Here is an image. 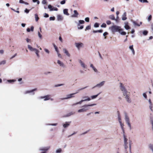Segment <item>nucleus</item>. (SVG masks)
<instances>
[{
	"label": "nucleus",
	"instance_id": "nucleus-1",
	"mask_svg": "<svg viewBox=\"0 0 153 153\" xmlns=\"http://www.w3.org/2000/svg\"><path fill=\"white\" fill-rule=\"evenodd\" d=\"M120 89L122 91L123 97L125 98L126 101L129 103L131 102V100L130 98V93L126 89L123 85L120 83Z\"/></svg>",
	"mask_w": 153,
	"mask_h": 153
},
{
	"label": "nucleus",
	"instance_id": "nucleus-2",
	"mask_svg": "<svg viewBox=\"0 0 153 153\" xmlns=\"http://www.w3.org/2000/svg\"><path fill=\"white\" fill-rule=\"evenodd\" d=\"M109 29L111 30L113 33L119 32L120 34L122 35H125L126 34V33L123 31V30L121 28V27L118 25H113L110 27Z\"/></svg>",
	"mask_w": 153,
	"mask_h": 153
},
{
	"label": "nucleus",
	"instance_id": "nucleus-3",
	"mask_svg": "<svg viewBox=\"0 0 153 153\" xmlns=\"http://www.w3.org/2000/svg\"><path fill=\"white\" fill-rule=\"evenodd\" d=\"M96 104H93L90 105L85 104L82 106V108L79 109L78 111V113H82L86 112L88 110L90 109L89 107L95 105Z\"/></svg>",
	"mask_w": 153,
	"mask_h": 153
},
{
	"label": "nucleus",
	"instance_id": "nucleus-4",
	"mask_svg": "<svg viewBox=\"0 0 153 153\" xmlns=\"http://www.w3.org/2000/svg\"><path fill=\"white\" fill-rule=\"evenodd\" d=\"M28 48L30 51L35 52L37 56L38 57H39V51L37 49L33 48L29 45H28Z\"/></svg>",
	"mask_w": 153,
	"mask_h": 153
},
{
	"label": "nucleus",
	"instance_id": "nucleus-5",
	"mask_svg": "<svg viewBox=\"0 0 153 153\" xmlns=\"http://www.w3.org/2000/svg\"><path fill=\"white\" fill-rule=\"evenodd\" d=\"M75 45L78 50H79L81 48H83L84 47V44L80 42L75 43Z\"/></svg>",
	"mask_w": 153,
	"mask_h": 153
},
{
	"label": "nucleus",
	"instance_id": "nucleus-6",
	"mask_svg": "<svg viewBox=\"0 0 153 153\" xmlns=\"http://www.w3.org/2000/svg\"><path fill=\"white\" fill-rule=\"evenodd\" d=\"M50 96L51 95H47L44 96L39 97L38 98L39 100L44 99V101H46L50 100Z\"/></svg>",
	"mask_w": 153,
	"mask_h": 153
},
{
	"label": "nucleus",
	"instance_id": "nucleus-7",
	"mask_svg": "<svg viewBox=\"0 0 153 153\" xmlns=\"http://www.w3.org/2000/svg\"><path fill=\"white\" fill-rule=\"evenodd\" d=\"M77 93L78 92H76V93H72V94H68L66 96H67L66 97H65V98H62L61 99V100H67L68 99H70V98H71L72 97H74V95Z\"/></svg>",
	"mask_w": 153,
	"mask_h": 153
},
{
	"label": "nucleus",
	"instance_id": "nucleus-8",
	"mask_svg": "<svg viewBox=\"0 0 153 153\" xmlns=\"http://www.w3.org/2000/svg\"><path fill=\"white\" fill-rule=\"evenodd\" d=\"M105 81H102L100 83L97 84L96 85L93 87L92 88H94L95 87H97L98 88H100L102 87L105 83Z\"/></svg>",
	"mask_w": 153,
	"mask_h": 153
},
{
	"label": "nucleus",
	"instance_id": "nucleus-9",
	"mask_svg": "<svg viewBox=\"0 0 153 153\" xmlns=\"http://www.w3.org/2000/svg\"><path fill=\"white\" fill-rule=\"evenodd\" d=\"M37 90V88H34V89H33L32 90H30V91L27 90V91H25L24 92V94H27L30 93H32V95H34L35 94V93L34 92H33L34 91H36Z\"/></svg>",
	"mask_w": 153,
	"mask_h": 153
},
{
	"label": "nucleus",
	"instance_id": "nucleus-10",
	"mask_svg": "<svg viewBox=\"0 0 153 153\" xmlns=\"http://www.w3.org/2000/svg\"><path fill=\"white\" fill-rule=\"evenodd\" d=\"M129 149L125 151V153H132L131 152V141L129 140Z\"/></svg>",
	"mask_w": 153,
	"mask_h": 153
},
{
	"label": "nucleus",
	"instance_id": "nucleus-11",
	"mask_svg": "<svg viewBox=\"0 0 153 153\" xmlns=\"http://www.w3.org/2000/svg\"><path fill=\"white\" fill-rule=\"evenodd\" d=\"M71 122L68 121L64 123H62V126L64 128H66L68 127L70 125Z\"/></svg>",
	"mask_w": 153,
	"mask_h": 153
},
{
	"label": "nucleus",
	"instance_id": "nucleus-12",
	"mask_svg": "<svg viewBox=\"0 0 153 153\" xmlns=\"http://www.w3.org/2000/svg\"><path fill=\"white\" fill-rule=\"evenodd\" d=\"M50 148V146L45 147H42L39 148V150L41 151H48Z\"/></svg>",
	"mask_w": 153,
	"mask_h": 153
},
{
	"label": "nucleus",
	"instance_id": "nucleus-13",
	"mask_svg": "<svg viewBox=\"0 0 153 153\" xmlns=\"http://www.w3.org/2000/svg\"><path fill=\"white\" fill-rule=\"evenodd\" d=\"M149 107L150 110L153 112V104L150 99L148 100Z\"/></svg>",
	"mask_w": 153,
	"mask_h": 153
},
{
	"label": "nucleus",
	"instance_id": "nucleus-14",
	"mask_svg": "<svg viewBox=\"0 0 153 153\" xmlns=\"http://www.w3.org/2000/svg\"><path fill=\"white\" fill-rule=\"evenodd\" d=\"M82 98L83 99H84V100H81L82 101V102L86 101H90L91 100V98L87 96H83Z\"/></svg>",
	"mask_w": 153,
	"mask_h": 153
},
{
	"label": "nucleus",
	"instance_id": "nucleus-15",
	"mask_svg": "<svg viewBox=\"0 0 153 153\" xmlns=\"http://www.w3.org/2000/svg\"><path fill=\"white\" fill-rule=\"evenodd\" d=\"M79 64L82 68H84L86 69L87 68V65L85 64L83 62L80 60H79Z\"/></svg>",
	"mask_w": 153,
	"mask_h": 153
},
{
	"label": "nucleus",
	"instance_id": "nucleus-16",
	"mask_svg": "<svg viewBox=\"0 0 153 153\" xmlns=\"http://www.w3.org/2000/svg\"><path fill=\"white\" fill-rule=\"evenodd\" d=\"M63 19L64 18L62 15L59 14L57 16V19L58 21H62Z\"/></svg>",
	"mask_w": 153,
	"mask_h": 153
},
{
	"label": "nucleus",
	"instance_id": "nucleus-17",
	"mask_svg": "<svg viewBox=\"0 0 153 153\" xmlns=\"http://www.w3.org/2000/svg\"><path fill=\"white\" fill-rule=\"evenodd\" d=\"M123 140H124V145L128 144V139L126 138V136L124 134H123Z\"/></svg>",
	"mask_w": 153,
	"mask_h": 153
},
{
	"label": "nucleus",
	"instance_id": "nucleus-18",
	"mask_svg": "<svg viewBox=\"0 0 153 153\" xmlns=\"http://www.w3.org/2000/svg\"><path fill=\"white\" fill-rule=\"evenodd\" d=\"M125 119L126 123L130 122L129 117L126 113H125Z\"/></svg>",
	"mask_w": 153,
	"mask_h": 153
},
{
	"label": "nucleus",
	"instance_id": "nucleus-19",
	"mask_svg": "<svg viewBox=\"0 0 153 153\" xmlns=\"http://www.w3.org/2000/svg\"><path fill=\"white\" fill-rule=\"evenodd\" d=\"M90 67L92 68V70H94V72L97 73L98 72L97 70L94 67L92 64H90Z\"/></svg>",
	"mask_w": 153,
	"mask_h": 153
},
{
	"label": "nucleus",
	"instance_id": "nucleus-20",
	"mask_svg": "<svg viewBox=\"0 0 153 153\" xmlns=\"http://www.w3.org/2000/svg\"><path fill=\"white\" fill-rule=\"evenodd\" d=\"M63 51L64 53L66 54V55L68 57H70L71 56L70 54L69 53L68 51L65 48H63Z\"/></svg>",
	"mask_w": 153,
	"mask_h": 153
},
{
	"label": "nucleus",
	"instance_id": "nucleus-21",
	"mask_svg": "<svg viewBox=\"0 0 153 153\" xmlns=\"http://www.w3.org/2000/svg\"><path fill=\"white\" fill-rule=\"evenodd\" d=\"M74 14L71 16L72 17H77L79 15L77 11L76 10H74Z\"/></svg>",
	"mask_w": 153,
	"mask_h": 153
},
{
	"label": "nucleus",
	"instance_id": "nucleus-22",
	"mask_svg": "<svg viewBox=\"0 0 153 153\" xmlns=\"http://www.w3.org/2000/svg\"><path fill=\"white\" fill-rule=\"evenodd\" d=\"M75 22L77 24V28L78 29H82L83 28V25L80 26V24L78 23L77 22L75 21Z\"/></svg>",
	"mask_w": 153,
	"mask_h": 153
},
{
	"label": "nucleus",
	"instance_id": "nucleus-23",
	"mask_svg": "<svg viewBox=\"0 0 153 153\" xmlns=\"http://www.w3.org/2000/svg\"><path fill=\"white\" fill-rule=\"evenodd\" d=\"M57 63L60 66H61L62 67H65V65H64V63L60 61L59 60H58Z\"/></svg>",
	"mask_w": 153,
	"mask_h": 153
},
{
	"label": "nucleus",
	"instance_id": "nucleus-24",
	"mask_svg": "<svg viewBox=\"0 0 153 153\" xmlns=\"http://www.w3.org/2000/svg\"><path fill=\"white\" fill-rule=\"evenodd\" d=\"M126 13V12H124L122 16V20H125L127 19Z\"/></svg>",
	"mask_w": 153,
	"mask_h": 153
},
{
	"label": "nucleus",
	"instance_id": "nucleus-25",
	"mask_svg": "<svg viewBox=\"0 0 153 153\" xmlns=\"http://www.w3.org/2000/svg\"><path fill=\"white\" fill-rule=\"evenodd\" d=\"M117 119H118V120L119 121V123L122 122L121 117L120 115V113L119 112H118V114H117Z\"/></svg>",
	"mask_w": 153,
	"mask_h": 153
},
{
	"label": "nucleus",
	"instance_id": "nucleus-26",
	"mask_svg": "<svg viewBox=\"0 0 153 153\" xmlns=\"http://www.w3.org/2000/svg\"><path fill=\"white\" fill-rule=\"evenodd\" d=\"M129 49L131 51L133 55L135 54V51L133 48V45H131L129 47Z\"/></svg>",
	"mask_w": 153,
	"mask_h": 153
},
{
	"label": "nucleus",
	"instance_id": "nucleus-27",
	"mask_svg": "<svg viewBox=\"0 0 153 153\" xmlns=\"http://www.w3.org/2000/svg\"><path fill=\"white\" fill-rule=\"evenodd\" d=\"M120 125V127L121 128L123 133H124V124L123 123H122V122H121L120 123H119Z\"/></svg>",
	"mask_w": 153,
	"mask_h": 153
},
{
	"label": "nucleus",
	"instance_id": "nucleus-28",
	"mask_svg": "<svg viewBox=\"0 0 153 153\" xmlns=\"http://www.w3.org/2000/svg\"><path fill=\"white\" fill-rule=\"evenodd\" d=\"M139 33H142L144 35L146 36V35L148 33V32L146 30H144L143 31H140Z\"/></svg>",
	"mask_w": 153,
	"mask_h": 153
},
{
	"label": "nucleus",
	"instance_id": "nucleus-29",
	"mask_svg": "<svg viewBox=\"0 0 153 153\" xmlns=\"http://www.w3.org/2000/svg\"><path fill=\"white\" fill-rule=\"evenodd\" d=\"M124 27L126 30H128L130 28V27L128 25V22L125 23Z\"/></svg>",
	"mask_w": 153,
	"mask_h": 153
},
{
	"label": "nucleus",
	"instance_id": "nucleus-30",
	"mask_svg": "<svg viewBox=\"0 0 153 153\" xmlns=\"http://www.w3.org/2000/svg\"><path fill=\"white\" fill-rule=\"evenodd\" d=\"M63 13L64 14L67 16L69 15V14L68 13V9H64L63 10Z\"/></svg>",
	"mask_w": 153,
	"mask_h": 153
},
{
	"label": "nucleus",
	"instance_id": "nucleus-31",
	"mask_svg": "<svg viewBox=\"0 0 153 153\" xmlns=\"http://www.w3.org/2000/svg\"><path fill=\"white\" fill-rule=\"evenodd\" d=\"M100 93H99L98 94H97L95 95H93L91 96V98L92 99H94L95 98H96L100 94Z\"/></svg>",
	"mask_w": 153,
	"mask_h": 153
},
{
	"label": "nucleus",
	"instance_id": "nucleus-32",
	"mask_svg": "<svg viewBox=\"0 0 153 153\" xmlns=\"http://www.w3.org/2000/svg\"><path fill=\"white\" fill-rule=\"evenodd\" d=\"M19 3L21 4H24L26 5H28L29 4L28 3L24 1L23 0H19Z\"/></svg>",
	"mask_w": 153,
	"mask_h": 153
},
{
	"label": "nucleus",
	"instance_id": "nucleus-33",
	"mask_svg": "<svg viewBox=\"0 0 153 153\" xmlns=\"http://www.w3.org/2000/svg\"><path fill=\"white\" fill-rule=\"evenodd\" d=\"M128 146H129V144L124 145V146L125 149V151L128 150L129 149V148H128Z\"/></svg>",
	"mask_w": 153,
	"mask_h": 153
},
{
	"label": "nucleus",
	"instance_id": "nucleus-34",
	"mask_svg": "<svg viewBox=\"0 0 153 153\" xmlns=\"http://www.w3.org/2000/svg\"><path fill=\"white\" fill-rule=\"evenodd\" d=\"M62 152V150L61 148L57 149L56 151V153H60Z\"/></svg>",
	"mask_w": 153,
	"mask_h": 153
},
{
	"label": "nucleus",
	"instance_id": "nucleus-35",
	"mask_svg": "<svg viewBox=\"0 0 153 153\" xmlns=\"http://www.w3.org/2000/svg\"><path fill=\"white\" fill-rule=\"evenodd\" d=\"M58 124L57 123H48V124H46L47 126H56Z\"/></svg>",
	"mask_w": 153,
	"mask_h": 153
},
{
	"label": "nucleus",
	"instance_id": "nucleus-36",
	"mask_svg": "<svg viewBox=\"0 0 153 153\" xmlns=\"http://www.w3.org/2000/svg\"><path fill=\"white\" fill-rule=\"evenodd\" d=\"M82 102V101H80L79 102H76V103L73 104L72 105L73 106H74L76 105L77 104H81Z\"/></svg>",
	"mask_w": 153,
	"mask_h": 153
},
{
	"label": "nucleus",
	"instance_id": "nucleus-37",
	"mask_svg": "<svg viewBox=\"0 0 153 153\" xmlns=\"http://www.w3.org/2000/svg\"><path fill=\"white\" fill-rule=\"evenodd\" d=\"M16 81V80L14 79H10V80H7V82L10 83H13Z\"/></svg>",
	"mask_w": 153,
	"mask_h": 153
},
{
	"label": "nucleus",
	"instance_id": "nucleus-38",
	"mask_svg": "<svg viewBox=\"0 0 153 153\" xmlns=\"http://www.w3.org/2000/svg\"><path fill=\"white\" fill-rule=\"evenodd\" d=\"M149 148L152 150H153V144H150L148 146Z\"/></svg>",
	"mask_w": 153,
	"mask_h": 153
},
{
	"label": "nucleus",
	"instance_id": "nucleus-39",
	"mask_svg": "<svg viewBox=\"0 0 153 153\" xmlns=\"http://www.w3.org/2000/svg\"><path fill=\"white\" fill-rule=\"evenodd\" d=\"M109 18L112 20H115V17L114 15H110L109 16Z\"/></svg>",
	"mask_w": 153,
	"mask_h": 153
},
{
	"label": "nucleus",
	"instance_id": "nucleus-40",
	"mask_svg": "<svg viewBox=\"0 0 153 153\" xmlns=\"http://www.w3.org/2000/svg\"><path fill=\"white\" fill-rule=\"evenodd\" d=\"M44 50L48 54H49L50 53V51L47 48H44Z\"/></svg>",
	"mask_w": 153,
	"mask_h": 153
},
{
	"label": "nucleus",
	"instance_id": "nucleus-41",
	"mask_svg": "<svg viewBox=\"0 0 153 153\" xmlns=\"http://www.w3.org/2000/svg\"><path fill=\"white\" fill-rule=\"evenodd\" d=\"M35 20L36 22H37L39 19V18L38 17V15L37 14H35Z\"/></svg>",
	"mask_w": 153,
	"mask_h": 153
},
{
	"label": "nucleus",
	"instance_id": "nucleus-42",
	"mask_svg": "<svg viewBox=\"0 0 153 153\" xmlns=\"http://www.w3.org/2000/svg\"><path fill=\"white\" fill-rule=\"evenodd\" d=\"M132 23L134 25V26H140V25L137 24V22L134 21H132Z\"/></svg>",
	"mask_w": 153,
	"mask_h": 153
},
{
	"label": "nucleus",
	"instance_id": "nucleus-43",
	"mask_svg": "<svg viewBox=\"0 0 153 153\" xmlns=\"http://www.w3.org/2000/svg\"><path fill=\"white\" fill-rule=\"evenodd\" d=\"M58 9L56 7H54L53 6V7L52 8V9L51 10V11H57L58 10Z\"/></svg>",
	"mask_w": 153,
	"mask_h": 153
},
{
	"label": "nucleus",
	"instance_id": "nucleus-44",
	"mask_svg": "<svg viewBox=\"0 0 153 153\" xmlns=\"http://www.w3.org/2000/svg\"><path fill=\"white\" fill-rule=\"evenodd\" d=\"M38 36L39 38L42 39V36L41 34L40 33V32L39 31H38Z\"/></svg>",
	"mask_w": 153,
	"mask_h": 153
},
{
	"label": "nucleus",
	"instance_id": "nucleus-45",
	"mask_svg": "<svg viewBox=\"0 0 153 153\" xmlns=\"http://www.w3.org/2000/svg\"><path fill=\"white\" fill-rule=\"evenodd\" d=\"M78 23L80 24H82L84 23L85 21L83 20H79Z\"/></svg>",
	"mask_w": 153,
	"mask_h": 153
},
{
	"label": "nucleus",
	"instance_id": "nucleus-46",
	"mask_svg": "<svg viewBox=\"0 0 153 153\" xmlns=\"http://www.w3.org/2000/svg\"><path fill=\"white\" fill-rule=\"evenodd\" d=\"M138 1L144 3H148V1L147 0H138Z\"/></svg>",
	"mask_w": 153,
	"mask_h": 153
},
{
	"label": "nucleus",
	"instance_id": "nucleus-47",
	"mask_svg": "<svg viewBox=\"0 0 153 153\" xmlns=\"http://www.w3.org/2000/svg\"><path fill=\"white\" fill-rule=\"evenodd\" d=\"M53 46L54 47V48L55 50L56 51V52L57 53H58V52H59V51L58 49L57 48L56 46V45H53Z\"/></svg>",
	"mask_w": 153,
	"mask_h": 153
},
{
	"label": "nucleus",
	"instance_id": "nucleus-48",
	"mask_svg": "<svg viewBox=\"0 0 153 153\" xmlns=\"http://www.w3.org/2000/svg\"><path fill=\"white\" fill-rule=\"evenodd\" d=\"M91 29V26L90 25H89L87 26L85 28V30H90Z\"/></svg>",
	"mask_w": 153,
	"mask_h": 153
},
{
	"label": "nucleus",
	"instance_id": "nucleus-49",
	"mask_svg": "<svg viewBox=\"0 0 153 153\" xmlns=\"http://www.w3.org/2000/svg\"><path fill=\"white\" fill-rule=\"evenodd\" d=\"M99 23H96L94 24V27H98L99 26Z\"/></svg>",
	"mask_w": 153,
	"mask_h": 153
},
{
	"label": "nucleus",
	"instance_id": "nucleus-50",
	"mask_svg": "<svg viewBox=\"0 0 153 153\" xmlns=\"http://www.w3.org/2000/svg\"><path fill=\"white\" fill-rule=\"evenodd\" d=\"M6 63V60H3L0 62V65H4Z\"/></svg>",
	"mask_w": 153,
	"mask_h": 153
},
{
	"label": "nucleus",
	"instance_id": "nucleus-51",
	"mask_svg": "<svg viewBox=\"0 0 153 153\" xmlns=\"http://www.w3.org/2000/svg\"><path fill=\"white\" fill-rule=\"evenodd\" d=\"M52 7H53V6L51 4H49L48 6V8L49 9V10L50 11H51V9H52Z\"/></svg>",
	"mask_w": 153,
	"mask_h": 153
},
{
	"label": "nucleus",
	"instance_id": "nucleus-52",
	"mask_svg": "<svg viewBox=\"0 0 153 153\" xmlns=\"http://www.w3.org/2000/svg\"><path fill=\"white\" fill-rule=\"evenodd\" d=\"M49 19L50 21H54L55 20V17L54 16L50 17L49 18Z\"/></svg>",
	"mask_w": 153,
	"mask_h": 153
},
{
	"label": "nucleus",
	"instance_id": "nucleus-53",
	"mask_svg": "<svg viewBox=\"0 0 153 153\" xmlns=\"http://www.w3.org/2000/svg\"><path fill=\"white\" fill-rule=\"evenodd\" d=\"M33 1L34 3L36 2L38 4H39L40 3L39 1L38 0H33Z\"/></svg>",
	"mask_w": 153,
	"mask_h": 153
},
{
	"label": "nucleus",
	"instance_id": "nucleus-54",
	"mask_svg": "<svg viewBox=\"0 0 153 153\" xmlns=\"http://www.w3.org/2000/svg\"><path fill=\"white\" fill-rule=\"evenodd\" d=\"M126 123L127 124L128 127H129V128L131 129V124L129 122H128V123Z\"/></svg>",
	"mask_w": 153,
	"mask_h": 153
},
{
	"label": "nucleus",
	"instance_id": "nucleus-55",
	"mask_svg": "<svg viewBox=\"0 0 153 153\" xmlns=\"http://www.w3.org/2000/svg\"><path fill=\"white\" fill-rule=\"evenodd\" d=\"M143 95L145 99H147V96L146 93H143Z\"/></svg>",
	"mask_w": 153,
	"mask_h": 153
},
{
	"label": "nucleus",
	"instance_id": "nucleus-56",
	"mask_svg": "<svg viewBox=\"0 0 153 153\" xmlns=\"http://www.w3.org/2000/svg\"><path fill=\"white\" fill-rule=\"evenodd\" d=\"M106 26V24L105 23H103L101 25V27H105Z\"/></svg>",
	"mask_w": 153,
	"mask_h": 153
},
{
	"label": "nucleus",
	"instance_id": "nucleus-57",
	"mask_svg": "<svg viewBox=\"0 0 153 153\" xmlns=\"http://www.w3.org/2000/svg\"><path fill=\"white\" fill-rule=\"evenodd\" d=\"M44 16L45 18H48L49 17V15L46 13H45L44 14Z\"/></svg>",
	"mask_w": 153,
	"mask_h": 153
},
{
	"label": "nucleus",
	"instance_id": "nucleus-58",
	"mask_svg": "<svg viewBox=\"0 0 153 153\" xmlns=\"http://www.w3.org/2000/svg\"><path fill=\"white\" fill-rule=\"evenodd\" d=\"M152 16H151V15H150L148 18V21H150L151 19H152Z\"/></svg>",
	"mask_w": 153,
	"mask_h": 153
},
{
	"label": "nucleus",
	"instance_id": "nucleus-59",
	"mask_svg": "<svg viewBox=\"0 0 153 153\" xmlns=\"http://www.w3.org/2000/svg\"><path fill=\"white\" fill-rule=\"evenodd\" d=\"M30 10H28L27 9H26L25 10V12L26 13H29Z\"/></svg>",
	"mask_w": 153,
	"mask_h": 153
},
{
	"label": "nucleus",
	"instance_id": "nucleus-60",
	"mask_svg": "<svg viewBox=\"0 0 153 153\" xmlns=\"http://www.w3.org/2000/svg\"><path fill=\"white\" fill-rule=\"evenodd\" d=\"M85 21L87 22H88L89 21V19L88 17H86L85 18Z\"/></svg>",
	"mask_w": 153,
	"mask_h": 153
},
{
	"label": "nucleus",
	"instance_id": "nucleus-61",
	"mask_svg": "<svg viewBox=\"0 0 153 153\" xmlns=\"http://www.w3.org/2000/svg\"><path fill=\"white\" fill-rule=\"evenodd\" d=\"M65 0H63L60 2V4H65Z\"/></svg>",
	"mask_w": 153,
	"mask_h": 153
},
{
	"label": "nucleus",
	"instance_id": "nucleus-62",
	"mask_svg": "<svg viewBox=\"0 0 153 153\" xmlns=\"http://www.w3.org/2000/svg\"><path fill=\"white\" fill-rule=\"evenodd\" d=\"M106 23L108 25H109L111 23V22L109 20H108L106 21Z\"/></svg>",
	"mask_w": 153,
	"mask_h": 153
},
{
	"label": "nucleus",
	"instance_id": "nucleus-63",
	"mask_svg": "<svg viewBox=\"0 0 153 153\" xmlns=\"http://www.w3.org/2000/svg\"><path fill=\"white\" fill-rule=\"evenodd\" d=\"M46 3H47V1L46 0H43L42 1V3L43 4H46Z\"/></svg>",
	"mask_w": 153,
	"mask_h": 153
},
{
	"label": "nucleus",
	"instance_id": "nucleus-64",
	"mask_svg": "<svg viewBox=\"0 0 153 153\" xmlns=\"http://www.w3.org/2000/svg\"><path fill=\"white\" fill-rule=\"evenodd\" d=\"M59 40L60 41L62 42H63V40H62V38L61 37V36H60L59 37Z\"/></svg>",
	"mask_w": 153,
	"mask_h": 153
}]
</instances>
